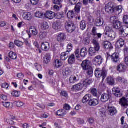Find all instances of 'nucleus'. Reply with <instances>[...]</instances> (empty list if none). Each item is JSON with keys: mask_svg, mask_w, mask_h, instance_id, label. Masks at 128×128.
<instances>
[{"mask_svg": "<svg viewBox=\"0 0 128 128\" xmlns=\"http://www.w3.org/2000/svg\"><path fill=\"white\" fill-rule=\"evenodd\" d=\"M106 12L109 14H115L120 16L124 10V7L122 6H116V4L112 2L108 3L104 8Z\"/></svg>", "mask_w": 128, "mask_h": 128, "instance_id": "f257e3e1", "label": "nucleus"}, {"mask_svg": "<svg viewBox=\"0 0 128 128\" xmlns=\"http://www.w3.org/2000/svg\"><path fill=\"white\" fill-rule=\"evenodd\" d=\"M91 84H92V82L91 80H86L83 82V84L79 83L77 84L72 86L71 88L72 92H80L82 90H86L89 86H90Z\"/></svg>", "mask_w": 128, "mask_h": 128, "instance_id": "f03ea898", "label": "nucleus"}, {"mask_svg": "<svg viewBox=\"0 0 128 128\" xmlns=\"http://www.w3.org/2000/svg\"><path fill=\"white\" fill-rule=\"evenodd\" d=\"M81 67L83 70L87 71L88 76H92L94 74V70L92 67V62H90V60H86L82 61Z\"/></svg>", "mask_w": 128, "mask_h": 128, "instance_id": "7ed1b4c3", "label": "nucleus"}, {"mask_svg": "<svg viewBox=\"0 0 128 128\" xmlns=\"http://www.w3.org/2000/svg\"><path fill=\"white\" fill-rule=\"evenodd\" d=\"M67 2L70 6H75L74 11L77 16L80 14V9L82 8V2H79L78 3V0H68Z\"/></svg>", "mask_w": 128, "mask_h": 128, "instance_id": "20e7f679", "label": "nucleus"}, {"mask_svg": "<svg viewBox=\"0 0 128 128\" xmlns=\"http://www.w3.org/2000/svg\"><path fill=\"white\" fill-rule=\"evenodd\" d=\"M92 42L94 47L90 48L88 50V52L90 56H96V52H98V50H100V43H98V42L96 40V39L92 40Z\"/></svg>", "mask_w": 128, "mask_h": 128, "instance_id": "39448f33", "label": "nucleus"}, {"mask_svg": "<svg viewBox=\"0 0 128 128\" xmlns=\"http://www.w3.org/2000/svg\"><path fill=\"white\" fill-rule=\"evenodd\" d=\"M64 26L67 32H68V34H72V32H76V27L72 22L67 21L66 22Z\"/></svg>", "mask_w": 128, "mask_h": 128, "instance_id": "423d86ee", "label": "nucleus"}, {"mask_svg": "<svg viewBox=\"0 0 128 128\" xmlns=\"http://www.w3.org/2000/svg\"><path fill=\"white\" fill-rule=\"evenodd\" d=\"M76 58H85L88 56V49L86 48H83L80 50V49H77L74 52Z\"/></svg>", "mask_w": 128, "mask_h": 128, "instance_id": "0eeeda50", "label": "nucleus"}, {"mask_svg": "<svg viewBox=\"0 0 128 128\" xmlns=\"http://www.w3.org/2000/svg\"><path fill=\"white\" fill-rule=\"evenodd\" d=\"M95 76L98 78H102V82H104L106 78V72L104 70H102L100 68H97L95 70Z\"/></svg>", "mask_w": 128, "mask_h": 128, "instance_id": "6e6552de", "label": "nucleus"}, {"mask_svg": "<svg viewBox=\"0 0 128 128\" xmlns=\"http://www.w3.org/2000/svg\"><path fill=\"white\" fill-rule=\"evenodd\" d=\"M105 30L106 32V36L110 38L111 40H114L116 38V32L112 30V28L110 26H107L106 27Z\"/></svg>", "mask_w": 128, "mask_h": 128, "instance_id": "1a4fd4ad", "label": "nucleus"}, {"mask_svg": "<svg viewBox=\"0 0 128 128\" xmlns=\"http://www.w3.org/2000/svg\"><path fill=\"white\" fill-rule=\"evenodd\" d=\"M109 58H111V60L112 62L116 64V62H118L120 60V54L114 52L112 56L110 54H108L107 60H108Z\"/></svg>", "mask_w": 128, "mask_h": 128, "instance_id": "9d476101", "label": "nucleus"}, {"mask_svg": "<svg viewBox=\"0 0 128 128\" xmlns=\"http://www.w3.org/2000/svg\"><path fill=\"white\" fill-rule=\"evenodd\" d=\"M102 62H104V58L101 56H97L94 59L92 60V62L94 64L98 66H100L102 64Z\"/></svg>", "mask_w": 128, "mask_h": 128, "instance_id": "9b49d317", "label": "nucleus"}, {"mask_svg": "<svg viewBox=\"0 0 128 128\" xmlns=\"http://www.w3.org/2000/svg\"><path fill=\"white\" fill-rule=\"evenodd\" d=\"M113 94L116 96V98H122V94L120 92V87H114L112 89Z\"/></svg>", "mask_w": 128, "mask_h": 128, "instance_id": "f8f14e48", "label": "nucleus"}, {"mask_svg": "<svg viewBox=\"0 0 128 128\" xmlns=\"http://www.w3.org/2000/svg\"><path fill=\"white\" fill-rule=\"evenodd\" d=\"M29 32L30 34H28V38H32V36H38V30L34 26H31L30 28Z\"/></svg>", "mask_w": 128, "mask_h": 128, "instance_id": "ddd939ff", "label": "nucleus"}, {"mask_svg": "<svg viewBox=\"0 0 128 128\" xmlns=\"http://www.w3.org/2000/svg\"><path fill=\"white\" fill-rule=\"evenodd\" d=\"M127 68L128 67L126 66V64H120L117 66L116 70L117 72H118L122 74L126 72Z\"/></svg>", "mask_w": 128, "mask_h": 128, "instance_id": "4468645a", "label": "nucleus"}, {"mask_svg": "<svg viewBox=\"0 0 128 128\" xmlns=\"http://www.w3.org/2000/svg\"><path fill=\"white\" fill-rule=\"evenodd\" d=\"M113 26L114 28H116V30H119L120 32L122 28H126V26H122V23L118 20L116 22L113 24Z\"/></svg>", "mask_w": 128, "mask_h": 128, "instance_id": "2eb2a0df", "label": "nucleus"}, {"mask_svg": "<svg viewBox=\"0 0 128 128\" xmlns=\"http://www.w3.org/2000/svg\"><path fill=\"white\" fill-rule=\"evenodd\" d=\"M110 98H112V96L110 94H104L101 96L100 100L102 102H106L110 100Z\"/></svg>", "mask_w": 128, "mask_h": 128, "instance_id": "dca6fc26", "label": "nucleus"}, {"mask_svg": "<svg viewBox=\"0 0 128 128\" xmlns=\"http://www.w3.org/2000/svg\"><path fill=\"white\" fill-rule=\"evenodd\" d=\"M24 20L28 22H30L32 20V13L28 12H24L22 16Z\"/></svg>", "mask_w": 128, "mask_h": 128, "instance_id": "f3484780", "label": "nucleus"}, {"mask_svg": "<svg viewBox=\"0 0 128 128\" xmlns=\"http://www.w3.org/2000/svg\"><path fill=\"white\" fill-rule=\"evenodd\" d=\"M128 100L127 98H126L122 97L121 99H120V104L122 108H126L128 107Z\"/></svg>", "mask_w": 128, "mask_h": 128, "instance_id": "a211bd4d", "label": "nucleus"}, {"mask_svg": "<svg viewBox=\"0 0 128 128\" xmlns=\"http://www.w3.org/2000/svg\"><path fill=\"white\" fill-rule=\"evenodd\" d=\"M66 36L64 33H59L56 34V40L59 42H62L66 40Z\"/></svg>", "mask_w": 128, "mask_h": 128, "instance_id": "6ab92c4d", "label": "nucleus"}, {"mask_svg": "<svg viewBox=\"0 0 128 128\" xmlns=\"http://www.w3.org/2000/svg\"><path fill=\"white\" fill-rule=\"evenodd\" d=\"M52 60V56L50 53L46 54L44 58V64H48Z\"/></svg>", "mask_w": 128, "mask_h": 128, "instance_id": "aec40b11", "label": "nucleus"}, {"mask_svg": "<svg viewBox=\"0 0 128 128\" xmlns=\"http://www.w3.org/2000/svg\"><path fill=\"white\" fill-rule=\"evenodd\" d=\"M45 17L48 20H53L54 18H56V13L52 11H48L45 14Z\"/></svg>", "mask_w": 128, "mask_h": 128, "instance_id": "412c9836", "label": "nucleus"}, {"mask_svg": "<svg viewBox=\"0 0 128 128\" xmlns=\"http://www.w3.org/2000/svg\"><path fill=\"white\" fill-rule=\"evenodd\" d=\"M53 66L56 68H60L62 66V62L61 60L55 59L53 62Z\"/></svg>", "mask_w": 128, "mask_h": 128, "instance_id": "4be33fe9", "label": "nucleus"}, {"mask_svg": "<svg viewBox=\"0 0 128 128\" xmlns=\"http://www.w3.org/2000/svg\"><path fill=\"white\" fill-rule=\"evenodd\" d=\"M102 44L104 46V48L106 50H112L113 48L112 43L108 41L104 42Z\"/></svg>", "mask_w": 128, "mask_h": 128, "instance_id": "5701e85b", "label": "nucleus"}, {"mask_svg": "<svg viewBox=\"0 0 128 128\" xmlns=\"http://www.w3.org/2000/svg\"><path fill=\"white\" fill-rule=\"evenodd\" d=\"M108 112L109 114L112 116H115V114H118V110H116V108L114 107H108Z\"/></svg>", "mask_w": 128, "mask_h": 128, "instance_id": "b1692460", "label": "nucleus"}, {"mask_svg": "<svg viewBox=\"0 0 128 128\" xmlns=\"http://www.w3.org/2000/svg\"><path fill=\"white\" fill-rule=\"evenodd\" d=\"M99 104L100 102L98 101V100L96 98H91L88 102V104L90 106H96Z\"/></svg>", "mask_w": 128, "mask_h": 128, "instance_id": "393cba45", "label": "nucleus"}, {"mask_svg": "<svg viewBox=\"0 0 128 128\" xmlns=\"http://www.w3.org/2000/svg\"><path fill=\"white\" fill-rule=\"evenodd\" d=\"M96 28L94 27L92 29V36H94V38L97 36V38H102V34L100 33H97L96 32Z\"/></svg>", "mask_w": 128, "mask_h": 128, "instance_id": "a878e982", "label": "nucleus"}, {"mask_svg": "<svg viewBox=\"0 0 128 128\" xmlns=\"http://www.w3.org/2000/svg\"><path fill=\"white\" fill-rule=\"evenodd\" d=\"M106 82L107 84L112 86L116 85V80H114V78L112 76L108 77L106 78Z\"/></svg>", "mask_w": 128, "mask_h": 128, "instance_id": "bb28decb", "label": "nucleus"}, {"mask_svg": "<svg viewBox=\"0 0 128 128\" xmlns=\"http://www.w3.org/2000/svg\"><path fill=\"white\" fill-rule=\"evenodd\" d=\"M41 49L44 52H48L50 49V43L48 42H44L41 44Z\"/></svg>", "mask_w": 128, "mask_h": 128, "instance_id": "cd10ccee", "label": "nucleus"}, {"mask_svg": "<svg viewBox=\"0 0 128 128\" xmlns=\"http://www.w3.org/2000/svg\"><path fill=\"white\" fill-rule=\"evenodd\" d=\"M124 46V40L122 38L119 39L116 44V46L117 48H120Z\"/></svg>", "mask_w": 128, "mask_h": 128, "instance_id": "c85d7f7f", "label": "nucleus"}, {"mask_svg": "<svg viewBox=\"0 0 128 128\" xmlns=\"http://www.w3.org/2000/svg\"><path fill=\"white\" fill-rule=\"evenodd\" d=\"M120 34L122 38H126V36H128V27L126 26L124 28H122V30H121L120 32Z\"/></svg>", "mask_w": 128, "mask_h": 128, "instance_id": "c756f323", "label": "nucleus"}, {"mask_svg": "<svg viewBox=\"0 0 128 128\" xmlns=\"http://www.w3.org/2000/svg\"><path fill=\"white\" fill-rule=\"evenodd\" d=\"M68 64H76V56L74 54H71L68 59Z\"/></svg>", "mask_w": 128, "mask_h": 128, "instance_id": "7c9ffc66", "label": "nucleus"}, {"mask_svg": "<svg viewBox=\"0 0 128 128\" xmlns=\"http://www.w3.org/2000/svg\"><path fill=\"white\" fill-rule=\"evenodd\" d=\"M66 114V110L64 109H60L57 111L56 113V116H60V118H64V116Z\"/></svg>", "mask_w": 128, "mask_h": 128, "instance_id": "2f4dec72", "label": "nucleus"}, {"mask_svg": "<svg viewBox=\"0 0 128 128\" xmlns=\"http://www.w3.org/2000/svg\"><path fill=\"white\" fill-rule=\"evenodd\" d=\"M92 98V95L90 94H87L84 96L83 98L82 99V102L83 104H88V102H90V100Z\"/></svg>", "mask_w": 128, "mask_h": 128, "instance_id": "473e14b6", "label": "nucleus"}, {"mask_svg": "<svg viewBox=\"0 0 128 128\" xmlns=\"http://www.w3.org/2000/svg\"><path fill=\"white\" fill-rule=\"evenodd\" d=\"M104 19L98 18L95 22V26H104Z\"/></svg>", "mask_w": 128, "mask_h": 128, "instance_id": "72a5a7b5", "label": "nucleus"}, {"mask_svg": "<svg viewBox=\"0 0 128 128\" xmlns=\"http://www.w3.org/2000/svg\"><path fill=\"white\" fill-rule=\"evenodd\" d=\"M48 38V32L45 31H41L39 34V38L40 40H42Z\"/></svg>", "mask_w": 128, "mask_h": 128, "instance_id": "f704fd0d", "label": "nucleus"}, {"mask_svg": "<svg viewBox=\"0 0 128 128\" xmlns=\"http://www.w3.org/2000/svg\"><path fill=\"white\" fill-rule=\"evenodd\" d=\"M68 54L67 52H63L60 55V60H62L64 62V60H66L68 58Z\"/></svg>", "mask_w": 128, "mask_h": 128, "instance_id": "c9c22d12", "label": "nucleus"}, {"mask_svg": "<svg viewBox=\"0 0 128 128\" xmlns=\"http://www.w3.org/2000/svg\"><path fill=\"white\" fill-rule=\"evenodd\" d=\"M8 56L10 58L11 60H14L18 58V55L16 52H14L12 51L10 52L8 54Z\"/></svg>", "mask_w": 128, "mask_h": 128, "instance_id": "e433bc0d", "label": "nucleus"}, {"mask_svg": "<svg viewBox=\"0 0 128 128\" xmlns=\"http://www.w3.org/2000/svg\"><path fill=\"white\" fill-rule=\"evenodd\" d=\"M65 14L64 12H60L57 14H55V18L57 20H62L64 18Z\"/></svg>", "mask_w": 128, "mask_h": 128, "instance_id": "4c0bfd02", "label": "nucleus"}, {"mask_svg": "<svg viewBox=\"0 0 128 128\" xmlns=\"http://www.w3.org/2000/svg\"><path fill=\"white\" fill-rule=\"evenodd\" d=\"M14 120H16V117L14 116H10V117L7 119L6 122L8 124H14Z\"/></svg>", "mask_w": 128, "mask_h": 128, "instance_id": "58836bf2", "label": "nucleus"}, {"mask_svg": "<svg viewBox=\"0 0 128 128\" xmlns=\"http://www.w3.org/2000/svg\"><path fill=\"white\" fill-rule=\"evenodd\" d=\"M90 94L94 98H98V90H96V88H91Z\"/></svg>", "mask_w": 128, "mask_h": 128, "instance_id": "ea45409f", "label": "nucleus"}, {"mask_svg": "<svg viewBox=\"0 0 128 128\" xmlns=\"http://www.w3.org/2000/svg\"><path fill=\"white\" fill-rule=\"evenodd\" d=\"M50 26H48V22H44L43 23L41 24V28L44 30H48Z\"/></svg>", "mask_w": 128, "mask_h": 128, "instance_id": "a19ab883", "label": "nucleus"}, {"mask_svg": "<svg viewBox=\"0 0 128 128\" xmlns=\"http://www.w3.org/2000/svg\"><path fill=\"white\" fill-rule=\"evenodd\" d=\"M12 95L14 98H20V92L18 90H13L12 92Z\"/></svg>", "mask_w": 128, "mask_h": 128, "instance_id": "79ce46f5", "label": "nucleus"}, {"mask_svg": "<svg viewBox=\"0 0 128 128\" xmlns=\"http://www.w3.org/2000/svg\"><path fill=\"white\" fill-rule=\"evenodd\" d=\"M75 16L76 15L74 14V12L72 10L69 11L67 14V16L70 20H72Z\"/></svg>", "mask_w": 128, "mask_h": 128, "instance_id": "37998d69", "label": "nucleus"}, {"mask_svg": "<svg viewBox=\"0 0 128 128\" xmlns=\"http://www.w3.org/2000/svg\"><path fill=\"white\" fill-rule=\"evenodd\" d=\"M70 84H76L78 82V78L76 76H72L70 78Z\"/></svg>", "mask_w": 128, "mask_h": 128, "instance_id": "c03bdc74", "label": "nucleus"}, {"mask_svg": "<svg viewBox=\"0 0 128 128\" xmlns=\"http://www.w3.org/2000/svg\"><path fill=\"white\" fill-rule=\"evenodd\" d=\"M60 96L68 98V92L66 90H62L60 92Z\"/></svg>", "mask_w": 128, "mask_h": 128, "instance_id": "a18cd8bd", "label": "nucleus"}, {"mask_svg": "<svg viewBox=\"0 0 128 128\" xmlns=\"http://www.w3.org/2000/svg\"><path fill=\"white\" fill-rule=\"evenodd\" d=\"M86 21L83 20L80 22V28L84 30H86Z\"/></svg>", "mask_w": 128, "mask_h": 128, "instance_id": "49530a36", "label": "nucleus"}, {"mask_svg": "<svg viewBox=\"0 0 128 128\" xmlns=\"http://www.w3.org/2000/svg\"><path fill=\"white\" fill-rule=\"evenodd\" d=\"M14 44L16 46H18V48H22V46H24V42H20L18 40H15Z\"/></svg>", "mask_w": 128, "mask_h": 128, "instance_id": "de8ad7c7", "label": "nucleus"}, {"mask_svg": "<svg viewBox=\"0 0 128 128\" xmlns=\"http://www.w3.org/2000/svg\"><path fill=\"white\" fill-rule=\"evenodd\" d=\"M73 46H72V44H68L67 46V50L66 51V52L70 54V52L72 50Z\"/></svg>", "mask_w": 128, "mask_h": 128, "instance_id": "09e8293b", "label": "nucleus"}, {"mask_svg": "<svg viewBox=\"0 0 128 128\" xmlns=\"http://www.w3.org/2000/svg\"><path fill=\"white\" fill-rule=\"evenodd\" d=\"M70 74H72L70 68H66L64 76H70Z\"/></svg>", "mask_w": 128, "mask_h": 128, "instance_id": "8fccbe9b", "label": "nucleus"}, {"mask_svg": "<svg viewBox=\"0 0 128 128\" xmlns=\"http://www.w3.org/2000/svg\"><path fill=\"white\" fill-rule=\"evenodd\" d=\"M35 16H36V18H42V16H44V14L42 13V12L38 11L35 14Z\"/></svg>", "mask_w": 128, "mask_h": 128, "instance_id": "3c124183", "label": "nucleus"}, {"mask_svg": "<svg viewBox=\"0 0 128 128\" xmlns=\"http://www.w3.org/2000/svg\"><path fill=\"white\" fill-rule=\"evenodd\" d=\"M116 18V16H112L110 18V22L111 24H114L116 22H118V20Z\"/></svg>", "mask_w": 128, "mask_h": 128, "instance_id": "603ef678", "label": "nucleus"}, {"mask_svg": "<svg viewBox=\"0 0 128 128\" xmlns=\"http://www.w3.org/2000/svg\"><path fill=\"white\" fill-rule=\"evenodd\" d=\"M53 2L55 4H57L58 6H60V8H62V0H53Z\"/></svg>", "mask_w": 128, "mask_h": 128, "instance_id": "864d4df0", "label": "nucleus"}, {"mask_svg": "<svg viewBox=\"0 0 128 128\" xmlns=\"http://www.w3.org/2000/svg\"><path fill=\"white\" fill-rule=\"evenodd\" d=\"M88 122L89 124H94V119L93 118H89L88 119Z\"/></svg>", "mask_w": 128, "mask_h": 128, "instance_id": "5fc2aeb1", "label": "nucleus"}, {"mask_svg": "<svg viewBox=\"0 0 128 128\" xmlns=\"http://www.w3.org/2000/svg\"><path fill=\"white\" fill-rule=\"evenodd\" d=\"M16 105L18 108H22V106H24V103L21 101H18L16 103Z\"/></svg>", "mask_w": 128, "mask_h": 128, "instance_id": "6e6d98bb", "label": "nucleus"}, {"mask_svg": "<svg viewBox=\"0 0 128 128\" xmlns=\"http://www.w3.org/2000/svg\"><path fill=\"white\" fill-rule=\"evenodd\" d=\"M123 22L125 24L128 25V16H124L123 17Z\"/></svg>", "mask_w": 128, "mask_h": 128, "instance_id": "4d7b16f0", "label": "nucleus"}, {"mask_svg": "<svg viewBox=\"0 0 128 128\" xmlns=\"http://www.w3.org/2000/svg\"><path fill=\"white\" fill-rule=\"evenodd\" d=\"M3 106L6 108H10V102H3Z\"/></svg>", "mask_w": 128, "mask_h": 128, "instance_id": "13d9d810", "label": "nucleus"}, {"mask_svg": "<svg viewBox=\"0 0 128 128\" xmlns=\"http://www.w3.org/2000/svg\"><path fill=\"white\" fill-rule=\"evenodd\" d=\"M30 2L32 6H36L38 4L40 0H30Z\"/></svg>", "mask_w": 128, "mask_h": 128, "instance_id": "bf43d9fd", "label": "nucleus"}, {"mask_svg": "<svg viewBox=\"0 0 128 128\" xmlns=\"http://www.w3.org/2000/svg\"><path fill=\"white\" fill-rule=\"evenodd\" d=\"M24 22H20L18 24V28H22V26H24Z\"/></svg>", "mask_w": 128, "mask_h": 128, "instance_id": "052dcab7", "label": "nucleus"}, {"mask_svg": "<svg viewBox=\"0 0 128 128\" xmlns=\"http://www.w3.org/2000/svg\"><path fill=\"white\" fill-rule=\"evenodd\" d=\"M64 110H70V106L68 104H65L64 106Z\"/></svg>", "mask_w": 128, "mask_h": 128, "instance_id": "680f3d73", "label": "nucleus"}, {"mask_svg": "<svg viewBox=\"0 0 128 128\" xmlns=\"http://www.w3.org/2000/svg\"><path fill=\"white\" fill-rule=\"evenodd\" d=\"M2 88H10V84L7 83H4L2 84Z\"/></svg>", "mask_w": 128, "mask_h": 128, "instance_id": "e2e57ef3", "label": "nucleus"}, {"mask_svg": "<svg viewBox=\"0 0 128 128\" xmlns=\"http://www.w3.org/2000/svg\"><path fill=\"white\" fill-rule=\"evenodd\" d=\"M24 42L26 46H28V48H30L32 46V45L30 44V42H28V40H24Z\"/></svg>", "mask_w": 128, "mask_h": 128, "instance_id": "0e129e2a", "label": "nucleus"}, {"mask_svg": "<svg viewBox=\"0 0 128 128\" xmlns=\"http://www.w3.org/2000/svg\"><path fill=\"white\" fill-rule=\"evenodd\" d=\"M0 98L2 100H8V96L6 95L2 94L0 96Z\"/></svg>", "mask_w": 128, "mask_h": 128, "instance_id": "69168bd1", "label": "nucleus"}, {"mask_svg": "<svg viewBox=\"0 0 128 128\" xmlns=\"http://www.w3.org/2000/svg\"><path fill=\"white\" fill-rule=\"evenodd\" d=\"M17 77L20 80H22L24 78V75L22 73H19L17 74Z\"/></svg>", "mask_w": 128, "mask_h": 128, "instance_id": "338daca9", "label": "nucleus"}, {"mask_svg": "<svg viewBox=\"0 0 128 128\" xmlns=\"http://www.w3.org/2000/svg\"><path fill=\"white\" fill-rule=\"evenodd\" d=\"M78 124H84V119H78Z\"/></svg>", "mask_w": 128, "mask_h": 128, "instance_id": "774afa93", "label": "nucleus"}]
</instances>
